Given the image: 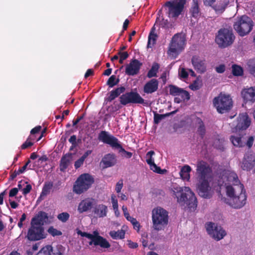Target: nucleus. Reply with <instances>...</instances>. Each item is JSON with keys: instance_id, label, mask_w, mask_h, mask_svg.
Here are the masks:
<instances>
[{"instance_id": "nucleus-10", "label": "nucleus", "mask_w": 255, "mask_h": 255, "mask_svg": "<svg viewBox=\"0 0 255 255\" xmlns=\"http://www.w3.org/2000/svg\"><path fill=\"white\" fill-rule=\"evenodd\" d=\"M186 0H174L167 1L165 6L168 8V16L177 18L183 11Z\"/></svg>"}, {"instance_id": "nucleus-60", "label": "nucleus", "mask_w": 255, "mask_h": 255, "mask_svg": "<svg viewBox=\"0 0 255 255\" xmlns=\"http://www.w3.org/2000/svg\"><path fill=\"white\" fill-rule=\"evenodd\" d=\"M33 144V142L31 141H28L27 140L21 145V147L22 149H26L29 147H30Z\"/></svg>"}, {"instance_id": "nucleus-7", "label": "nucleus", "mask_w": 255, "mask_h": 255, "mask_svg": "<svg viewBox=\"0 0 255 255\" xmlns=\"http://www.w3.org/2000/svg\"><path fill=\"white\" fill-rule=\"evenodd\" d=\"M253 25L252 19L245 15L237 18L234 24V28L239 35L244 36L252 30Z\"/></svg>"}, {"instance_id": "nucleus-19", "label": "nucleus", "mask_w": 255, "mask_h": 255, "mask_svg": "<svg viewBox=\"0 0 255 255\" xmlns=\"http://www.w3.org/2000/svg\"><path fill=\"white\" fill-rule=\"evenodd\" d=\"M142 63L137 59L132 60L130 62L127 64L126 68V73L128 75H134L137 74Z\"/></svg>"}, {"instance_id": "nucleus-36", "label": "nucleus", "mask_w": 255, "mask_h": 255, "mask_svg": "<svg viewBox=\"0 0 255 255\" xmlns=\"http://www.w3.org/2000/svg\"><path fill=\"white\" fill-rule=\"evenodd\" d=\"M154 113V123L155 124H158L160 121L165 118L169 117L171 115L174 114L176 113V111H172L170 113H166L165 114H158L155 112Z\"/></svg>"}, {"instance_id": "nucleus-38", "label": "nucleus", "mask_w": 255, "mask_h": 255, "mask_svg": "<svg viewBox=\"0 0 255 255\" xmlns=\"http://www.w3.org/2000/svg\"><path fill=\"white\" fill-rule=\"evenodd\" d=\"M155 28L153 26L148 36V40L147 43V48H151L153 45L156 41V38L157 37V34L155 33Z\"/></svg>"}, {"instance_id": "nucleus-58", "label": "nucleus", "mask_w": 255, "mask_h": 255, "mask_svg": "<svg viewBox=\"0 0 255 255\" xmlns=\"http://www.w3.org/2000/svg\"><path fill=\"white\" fill-rule=\"evenodd\" d=\"M32 189V186L30 184H27L25 188L22 189L23 194L25 195L29 193Z\"/></svg>"}, {"instance_id": "nucleus-1", "label": "nucleus", "mask_w": 255, "mask_h": 255, "mask_svg": "<svg viewBox=\"0 0 255 255\" xmlns=\"http://www.w3.org/2000/svg\"><path fill=\"white\" fill-rule=\"evenodd\" d=\"M170 193L181 206L186 205L190 211L195 210L197 206V199L189 187L173 186L170 190Z\"/></svg>"}, {"instance_id": "nucleus-17", "label": "nucleus", "mask_w": 255, "mask_h": 255, "mask_svg": "<svg viewBox=\"0 0 255 255\" xmlns=\"http://www.w3.org/2000/svg\"><path fill=\"white\" fill-rule=\"evenodd\" d=\"M197 190L199 195L203 198H209L210 186L209 179H197Z\"/></svg>"}, {"instance_id": "nucleus-22", "label": "nucleus", "mask_w": 255, "mask_h": 255, "mask_svg": "<svg viewBox=\"0 0 255 255\" xmlns=\"http://www.w3.org/2000/svg\"><path fill=\"white\" fill-rule=\"evenodd\" d=\"M155 154L153 150L148 151L146 154V161L147 163L150 166V169L155 172L159 174H163L166 171L165 169L161 170L160 168L157 166L154 162L152 155Z\"/></svg>"}, {"instance_id": "nucleus-2", "label": "nucleus", "mask_w": 255, "mask_h": 255, "mask_svg": "<svg viewBox=\"0 0 255 255\" xmlns=\"http://www.w3.org/2000/svg\"><path fill=\"white\" fill-rule=\"evenodd\" d=\"M168 212L164 209L158 207L152 210V228L155 231L163 230L168 225Z\"/></svg>"}, {"instance_id": "nucleus-52", "label": "nucleus", "mask_w": 255, "mask_h": 255, "mask_svg": "<svg viewBox=\"0 0 255 255\" xmlns=\"http://www.w3.org/2000/svg\"><path fill=\"white\" fill-rule=\"evenodd\" d=\"M123 187V180L120 179L116 184L115 190L117 193H120Z\"/></svg>"}, {"instance_id": "nucleus-5", "label": "nucleus", "mask_w": 255, "mask_h": 255, "mask_svg": "<svg viewBox=\"0 0 255 255\" xmlns=\"http://www.w3.org/2000/svg\"><path fill=\"white\" fill-rule=\"evenodd\" d=\"M235 38L232 29L223 28L218 31L215 41L219 47L223 48L232 45Z\"/></svg>"}, {"instance_id": "nucleus-56", "label": "nucleus", "mask_w": 255, "mask_h": 255, "mask_svg": "<svg viewBox=\"0 0 255 255\" xmlns=\"http://www.w3.org/2000/svg\"><path fill=\"white\" fill-rule=\"evenodd\" d=\"M116 196L113 195L111 197L112 203L113 205V207L114 209H117L118 208V200L115 199Z\"/></svg>"}, {"instance_id": "nucleus-50", "label": "nucleus", "mask_w": 255, "mask_h": 255, "mask_svg": "<svg viewBox=\"0 0 255 255\" xmlns=\"http://www.w3.org/2000/svg\"><path fill=\"white\" fill-rule=\"evenodd\" d=\"M201 86L200 82L198 80H195L189 86V87L191 90L196 91L199 90L201 88Z\"/></svg>"}, {"instance_id": "nucleus-13", "label": "nucleus", "mask_w": 255, "mask_h": 255, "mask_svg": "<svg viewBox=\"0 0 255 255\" xmlns=\"http://www.w3.org/2000/svg\"><path fill=\"white\" fill-rule=\"evenodd\" d=\"M30 227L29 229L27 238L28 240L31 241H38L46 238L44 229L43 227L30 224Z\"/></svg>"}, {"instance_id": "nucleus-23", "label": "nucleus", "mask_w": 255, "mask_h": 255, "mask_svg": "<svg viewBox=\"0 0 255 255\" xmlns=\"http://www.w3.org/2000/svg\"><path fill=\"white\" fill-rule=\"evenodd\" d=\"M95 203L96 201L93 198L85 199L79 203L78 207V211L80 213L86 212L90 210Z\"/></svg>"}, {"instance_id": "nucleus-59", "label": "nucleus", "mask_w": 255, "mask_h": 255, "mask_svg": "<svg viewBox=\"0 0 255 255\" xmlns=\"http://www.w3.org/2000/svg\"><path fill=\"white\" fill-rule=\"evenodd\" d=\"M118 55L120 56V58L124 60L127 59L128 57V54L127 52L119 51L118 52Z\"/></svg>"}, {"instance_id": "nucleus-39", "label": "nucleus", "mask_w": 255, "mask_h": 255, "mask_svg": "<svg viewBox=\"0 0 255 255\" xmlns=\"http://www.w3.org/2000/svg\"><path fill=\"white\" fill-rule=\"evenodd\" d=\"M159 68V64L157 63H154L151 67V68L148 72L147 74V77L148 78L156 77L157 73L158 72Z\"/></svg>"}, {"instance_id": "nucleus-37", "label": "nucleus", "mask_w": 255, "mask_h": 255, "mask_svg": "<svg viewBox=\"0 0 255 255\" xmlns=\"http://www.w3.org/2000/svg\"><path fill=\"white\" fill-rule=\"evenodd\" d=\"M49 251L52 255H63L65 251V248L61 245H58L55 248H52L51 246H48Z\"/></svg>"}, {"instance_id": "nucleus-12", "label": "nucleus", "mask_w": 255, "mask_h": 255, "mask_svg": "<svg viewBox=\"0 0 255 255\" xmlns=\"http://www.w3.org/2000/svg\"><path fill=\"white\" fill-rule=\"evenodd\" d=\"M196 167L197 179H209L212 170L207 162L199 160L197 162Z\"/></svg>"}, {"instance_id": "nucleus-40", "label": "nucleus", "mask_w": 255, "mask_h": 255, "mask_svg": "<svg viewBox=\"0 0 255 255\" xmlns=\"http://www.w3.org/2000/svg\"><path fill=\"white\" fill-rule=\"evenodd\" d=\"M110 235L113 239H123L125 238V232L123 230L118 231H112L110 232Z\"/></svg>"}, {"instance_id": "nucleus-27", "label": "nucleus", "mask_w": 255, "mask_h": 255, "mask_svg": "<svg viewBox=\"0 0 255 255\" xmlns=\"http://www.w3.org/2000/svg\"><path fill=\"white\" fill-rule=\"evenodd\" d=\"M101 163L104 164L103 168L113 166L117 163L116 156L114 153H108L104 155Z\"/></svg>"}, {"instance_id": "nucleus-62", "label": "nucleus", "mask_w": 255, "mask_h": 255, "mask_svg": "<svg viewBox=\"0 0 255 255\" xmlns=\"http://www.w3.org/2000/svg\"><path fill=\"white\" fill-rule=\"evenodd\" d=\"M76 136L75 135H72L69 139V141L72 144L73 146L76 145Z\"/></svg>"}, {"instance_id": "nucleus-30", "label": "nucleus", "mask_w": 255, "mask_h": 255, "mask_svg": "<svg viewBox=\"0 0 255 255\" xmlns=\"http://www.w3.org/2000/svg\"><path fill=\"white\" fill-rule=\"evenodd\" d=\"M107 212V207L103 204L97 205L94 209V213L100 218H103L106 216Z\"/></svg>"}, {"instance_id": "nucleus-4", "label": "nucleus", "mask_w": 255, "mask_h": 255, "mask_svg": "<svg viewBox=\"0 0 255 255\" xmlns=\"http://www.w3.org/2000/svg\"><path fill=\"white\" fill-rule=\"evenodd\" d=\"M186 37L184 34H175L169 44L167 54L172 59H175L184 49L185 45Z\"/></svg>"}, {"instance_id": "nucleus-43", "label": "nucleus", "mask_w": 255, "mask_h": 255, "mask_svg": "<svg viewBox=\"0 0 255 255\" xmlns=\"http://www.w3.org/2000/svg\"><path fill=\"white\" fill-rule=\"evenodd\" d=\"M52 187L53 183L52 182L45 183L43 187L41 193L40 194V197H42V196H46L48 194H49Z\"/></svg>"}, {"instance_id": "nucleus-14", "label": "nucleus", "mask_w": 255, "mask_h": 255, "mask_svg": "<svg viewBox=\"0 0 255 255\" xmlns=\"http://www.w3.org/2000/svg\"><path fill=\"white\" fill-rule=\"evenodd\" d=\"M246 199L247 196L245 191H244L240 194L237 195V196L232 197V198H229V199H225L224 202L231 207L238 209L242 208L245 205Z\"/></svg>"}, {"instance_id": "nucleus-35", "label": "nucleus", "mask_w": 255, "mask_h": 255, "mask_svg": "<svg viewBox=\"0 0 255 255\" xmlns=\"http://www.w3.org/2000/svg\"><path fill=\"white\" fill-rule=\"evenodd\" d=\"M192 16L197 18L200 15V8L198 0H193V3L190 10Z\"/></svg>"}, {"instance_id": "nucleus-8", "label": "nucleus", "mask_w": 255, "mask_h": 255, "mask_svg": "<svg viewBox=\"0 0 255 255\" xmlns=\"http://www.w3.org/2000/svg\"><path fill=\"white\" fill-rule=\"evenodd\" d=\"M213 104L217 111L221 114L228 112L233 107V101L230 96L222 94L214 99Z\"/></svg>"}, {"instance_id": "nucleus-28", "label": "nucleus", "mask_w": 255, "mask_h": 255, "mask_svg": "<svg viewBox=\"0 0 255 255\" xmlns=\"http://www.w3.org/2000/svg\"><path fill=\"white\" fill-rule=\"evenodd\" d=\"M73 155L72 153H68L62 157L60 163V171H64L68 168L72 161Z\"/></svg>"}, {"instance_id": "nucleus-46", "label": "nucleus", "mask_w": 255, "mask_h": 255, "mask_svg": "<svg viewBox=\"0 0 255 255\" xmlns=\"http://www.w3.org/2000/svg\"><path fill=\"white\" fill-rule=\"evenodd\" d=\"M70 218V215L67 212H63L58 215L57 219L63 223L66 222Z\"/></svg>"}, {"instance_id": "nucleus-9", "label": "nucleus", "mask_w": 255, "mask_h": 255, "mask_svg": "<svg viewBox=\"0 0 255 255\" xmlns=\"http://www.w3.org/2000/svg\"><path fill=\"white\" fill-rule=\"evenodd\" d=\"M120 103L124 106L128 104H139L147 105V103L136 92L130 91L122 95L120 98Z\"/></svg>"}, {"instance_id": "nucleus-44", "label": "nucleus", "mask_w": 255, "mask_h": 255, "mask_svg": "<svg viewBox=\"0 0 255 255\" xmlns=\"http://www.w3.org/2000/svg\"><path fill=\"white\" fill-rule=\"evenodd\" d=\"M169 88V94L173 96H179L180 91H182L181 88L173 85H170Z\"/></svg>"}, {"instance_id": "nucleus-61", "label": "nucleus", "mask_w": 255, "mask_h": 255, "mask_svg": "<svg viewBox=\"0 0 255 255\" xmlns=\"http://www.w3.org/2000/svg\"><path fill=\"white\" fill-rule=\"evenodd\" d=\"M18 189L17 188H13L11 189L9 193V196L10 197H14L18 193Z\"/></svg>"}, {"instance_id": "nucleus-16", "label": "nucleus", "mask_w": 255, "mask_h": 255, "mask_svg": "<svg viewBox=\"0 0 255 255\" xmlns=\"http://www.w3.org/2000/svg\"><path fill=\"white\" fill-rule=\"evenodd\" d=\"M191 63L197 73L203 74L207 71V63L205 59L194 55L192 57Z\"/></svg>"}, {"instance_id": "nucleus-20", "label": "nucleus", "mask_w": 255, "mask_h": 255, "mask_svg": "<svg viewBox=\"0 0 255 255\" xmlns=\"http://www.w3.org/2000/svg\"><path fill=\"white\" fill-rule=\"evenodd\" d=\"M226 188L227 195L229 198H232V197L237 196V195L240 194L245 191L244 190V185L242 184L233 186L227 185Z\"/></svg>"}, {"instance_id": "nucleus-42", "label": "nucleus", "mask_w": 255, "mask_h": 255, "mask_svg": "<svg viewBox=\"0 0 255 255\" xmlns=\"http://www.w3.org/2000/svg\"><path fill=\"white\" fill-rule=\"evenodd\" d=\"M232 72L235 76H240L243 75L244 71L243 68L236 64H233L232 66Z\"/></svg>"}, {"instance_id": "nucleus-32", "label": "nucleus", "mask_w": 255, "mask_h": 255, "mask_svg": "<svg viewBox=\"0 0 255 255\" xmlns=\"http://www.w3.org/2000/svg\"><path fill=\"white\" fill-rule=\"evenodd\" d=\"M195 124L197 127V133L203 138L206 133V128L203 121L197 117L195 119Z\"/></svg>"}, {"instance_id": "nucleus-64", "label": "nucleus", "mask_w": 255, "mask_h": 255, "mask_svg": "<svg viewBox=\"0 0 255 255\" xmlns=\"http://www.w3.org/2000/svg\"><path fill=\"white\" fill-rule=\"evenodd\" d=\"M41 129V126H37L31 129V130L30 131V133L31 134H34L36 133H38L40 131Z\"/></svg>"}, {"instance_id": "nucleus-18", "label": "nucleus", "mask_w": 255, "mask_h": 255, "mask_svg": "<svg viewBox=\"0 0 255 255\" xmlns=\"http://www.w3.org/2000/svg\"><path fill=\"white\" fill-rule=\"evenodd\" d=\"M84 235L85 237L91 240L89 242L90 245L94 244L95 246H100L103 248H109L110 247L109 243L102 237H95L94 235L86 232Z\"/></svg>"}, {"instance_id": "nucleus-6", "label": "nucleus", "mask_w": 255, "mask_h": 255, "mask_svg": "<svg viewBox=\"0 0 255 255\" xmlns=\"http://www.w3.org/2000/svg\"><path fill=\"white\" fill-rule=\"evenodd\" d=\"M94 182V178L88 173L81 174L73 186V192L81 194L88 190Z\"/></svg>"}, {"instance_id": "nucleus-41", "label": "nucleus", "mask_w": 255, "mask_h": 255, "mask_svg": "<svg viewBox=\"0 0 255 255\" xmlns=\"http://www.w3.org/2000/svg\"><path fill=\"white\" fill-rule=\"evenodd\" d=\"M242 137L240 136L232 135L230 140L234 146L242 147L244 145V142L242 141Z\"/></svg>"}, {"instance_id": "nucleus-45", "label": "nucleus", "mask_w": 255, "mask_h": 255, "mask_svg": "<svg viewBox=\"0 0 255 255\" xmlns=\"http://www.w3.org/2000/svg\"><path fill=\"white\" fill-rule=\"evenodd\" d=\"M119 82V79H116V76L113 75L109 78L107 81V84L109 85L110 87H113L114 86L117 85Z\"/></svg>"}, {"instance_id": "nucleus-55", "label": "nucleus", "mask_w": 255, "mask_h": 255, "mask_svg": "<svg viewBox=\"0 0 255 255\" xmlns=\"http://www.w3.org/2000/svg\"><path fill=\"white\" fill-rule=\"evenodd\" d=\"M226 69L224 64H221L215 68L216 71L218 73H223L225 72Z\"/></svg>"}, {"instance_id": "nucleus-24", "label": "nucleus", "mask_w": 255, "mask_h": 255, "mask_svg": "<svg viewBox=\"0 0 255 255\" xmlns=\"http://www.w3.org/2000/svg\"><path fill=\"white\" fill-rule=\"evenodd\" d=\"M48 220V215L43 211H40L35 215L31 221V223L36 226L43 227L45 223H46Z\"/></svg>"}, {"instance_id": "nucleus-31", "label": "nucleus", "mask_w": 255, "mask_h": 255, "mask_svg": "<svg viewBox=\"0 0 255 255\" xmlns=\"http://www.w3.org/2000/svg\"><path fill=\"white\" fill-rule=\"evenodd\" d=\"M223 176L225 179H226V180L229 184L232 183L233 185L241 184L238 179L237 175L234 172L226 173V174L223 175Z\"/></svg>"}, {"instance_id": "nucleus-57", "label": "nucleus", "mask_w": 255, "mask_h": 255, "mask_svg": "<svg viewBox=\"0 0 255 255\" xmlns=\"http://www.w3.org/2000/svg\"><path fill=\"white\" fill-rule=\"evenodd\" d=\"M179 75L182 78H187L188 76V73L184 68H181L179 72Z\"/></svg>"}, {"instance_id": "nucleus-34", "label": "nucleus", "mask_w": 255, "mask_h": 255, "mask_svg": "<svg viewBox=\"0 0 255 255\" xmlns=\"http://www.w3.org/2000/svg\"><path fill=\"white\" fill-rule=\"evenodd\" d=\"M191 171V168L188 165L183 166L180 171V175L182 179L189 181L190 179L189 173Z\"/></svg>"}, {"instance_id": "nucleus-26", "label": "nucleus", "mask_w": 255, "mask_h": 255, "mask_svg": "<svg viewBox=\"0 0 255 255\" xmlns=\"http://www.w3.org/2000/svg\"><path fill=\"white\" fill-rule=\"evenodd\" d=\"M241 96L246 102L254 103L255 102V87H252L243 89L241 92Z\"/></svg>"}, {"instance_id": "nucleus-29", "label": "nucleus", "mask_w": 255, "mask_h": 255, "mask_svg": "<svg viewBox=\"0 0 255 255\" xmlns=\"http://www.w3.org/2000/svg\"><path fill=\"white\" fill-rule=\"evenodd\" d=\"M233 0H220L213 7V8L218 13H222L226 7L230 2H233Z\"/></svg>"}, {"instance_id": "nucleus-11", "label": "nucleus", "mask_w": 255, "mask_h": 255, "mask_svg": "<svg viewBox=\"0 0 255 255\" xmlns=\"http://www.w3.org/2000/svg\"><path fill=\"white\" fill-rule=\"evenodd\" d=\"M205 227L208 234L216 241L221 240L227 235L226 231L215 223L208 222Z\"/></svg>"}, {"instance_id": "nucleus-3", "label": "nucleus", "mask_w": 255, "mask_h": 255, "mask_svg": "<svg viewBox=\"0 0 255 255\" xmlns=\"http://www.w3.org/2000/svg\"><path fill=\"white\" fill-rule=\"evenodd\" d=\"M98 139L104 143L110 145L113 148L119 149V152H122V156L124 157L130 158L132 156V152L126 151L122 147L118 138L106 131L103 130L99 133Z\"/></svg>"}, {"instance_id": "nucleus-25", "label": "nucleus", "mask_w": 255, "mask_h": 255, "mask_svg": "<svg viewBox=\"0 0 255 255\" xmlns=\"http://www.w3.org/2000/svg\"><path fill=\"white\" fill-rule=\"evenodd\" d=\"M159 82L156 79H152L146 82L143 86V91L149 94L155 92L158 88Z\"/></svg>"}, {"instance_id": "nucleus-51", "label": "nucleus", "mask_w": 255, "mask_h": 255, "mask_svg": "<svg viewBox=\"0 0 255 255\" xmlns=\"http://www.w3.org/2000/svg\"><path fill=\"white\" fill-rule=\"evenodd\" d=\"M36 255H52L49 251L48 247L43 248Z\"/></svg>"}, {"instance_id": "nucleus-54", "label": "nucleus", "mask_w": 255, "mask_h": 255, "mask_svg": "<svg viewBox=\"0 0 255 255\" xmlns=\"http://www.w3.org/2000/svg\"><path fill=\"white\" fill-rule=\"evenodd\" d=\"M85 159L82 157H80L79 159L75 161L74 166L76 169H78L83 165Z\"/></svg>"}, {"instance_id": "nucleus-48", "label": "nucleus", "mask_w": 255, "mask_h": 255, "mask_svg": "<svg viewBox=\"0 0 255 255\" xmlns=\"http://www.w3.org/2000/svg\"><path fill=\"white\" fill-rule=\"evenodd\" d=\"M48 232L52 236H61L62 233L60 231H59L55 228L51 226L48 229Z\"/></svg>"}, {"instance_id": "nucleus-49", "label": "nucleus", "mask_w": 255, "mask_h": 255, "mask_svg": "<svg viewBox=\"0 0 255 255\" xmlns=\"http://www.w3.org/2000/svg\"><path fill=\"white\" fill-rule=\"evenodd\" d=\"M179 96H181V99L183 101H188L190 98L189 93L187 91H185L183 89H182V91H180Z\"/></svg>"}, {"instance_id": "nucleus-53", "label": "nucleus", "mask_w": 255, "mask_h": 255, "mask_svg": "<svg viewBox=\"0 0 255 255\" xmlns=\"http://www.w3.org/2000/svg\"><path fill=\"white\" fill-rule=\"evenodd\" d=\"M147 237H148V235L146 233H144V234H143L142 235L141 240V242L142 244V246L144 248L146 247L148 245V241L146 240L147 238Z\"/></svg>"}, {"instance_id": "nucleus-63", "label": "nucleus", "mask_w": 255, "mask_h": 255, "mask_svg": "<svg viewBox=\"0 0 255 255\" xmlns=\"http://www.w3.org/2000/svg\"><path fill=\"white\" fill-rule=\"evenodd\" d=\"M128 246L131 249H135L137 248L138 244L136 243L132 242L130 240L128 241Z\"/></svg>"}, {"instance_id": "nucleus-15", "label": "nucleus", "mask_w": 255, "mask_h": 255, "mask_svg": "<svg viewBox=\"0 0 255 255\" xmlns=\"http://www.w3.org/2000/svg\"><path fill=\"white\" fill-rule=\"evenodd\" d=\"M251 121L247 113L240 114L238 118V123L233 132L246 130L251 125Z\"/></svg>"}, {"instance_id": "nucleus-21", "label": "nucleus", "mask_w": 255, "mask_h": 255, "mask_svg": "<svg viewBox=\"0 0 255 255\" xmlns=\"http://www.w3.org/2000/svg\"><path fill=\"white\" fill-rule=\"evenodd\" d=\"M255 165V157L252 154L247 153L244 156L241 167L244 170H250Z\"/></svg>"}, {"instance_id": "nucleus-47", "label": "nucleus", "mask_w": 255, "mask_h": 255, "mask_svg": "<svg viewBox=\"0 0 255 255\" xmlns=\"http://www.w3.org/2000/svg\"><path fill=\"white\" fill-rule=\"evenodd\" d=\"M248 66L250 73L255 77V59L250 60Z\"/></svg>"}, {"instance_id": "nucleus-33", "label": "nucleus", "mask_w": 255, "mask_h": 255, "mask_svg": "<svg viewBox=\"0 0 255 255\" xmlns=\"http://www.w3.org/2000/svg\"><path fill=\"white\" fill-rule=\"evenodd\" d=\"M125 91L126 88L124 87H121L116 88L115 90L112 91L110 93V96L107 98V100L109 102L112 101L116 98L119 96L121 94L124 93Z\"/></svg>"}]
</instances>
